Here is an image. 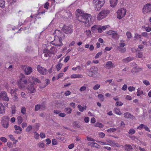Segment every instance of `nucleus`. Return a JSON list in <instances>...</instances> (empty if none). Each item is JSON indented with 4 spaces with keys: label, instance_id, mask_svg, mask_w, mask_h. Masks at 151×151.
I'll return each mask as SVG.
<instances>
[{
    "label": "nucleus",
    "instance_id": "obj_1",
    "mask_svg": "<svg viewBox=\"0 0 151 151\" xmlns=\"http://www.w3.org/2000/svg\"><path fill=\"white\" fill-rule=\"evenodd\" d=\"M75 14L77 19L81 22L85 23L86 27L90 26L93 24L91 14L84 13L79 9L76 10Z\"/></svg>",
    "mask_w": 151,
    "mask_h": 151
},
{
    "label": "nucleus",
    "instance_id": "obj_2",
    "mask_svg": "<svg viewBox=\"0 0 151 151\" xmlns=\"http://www.w3.org/2000/svg\"><path fill=\"white\" fill-rule=\"evenodd\" d=\"M55 32V33L58 34V40L57 42H56V40H55L54 42L52 43V44L56 46H61L63 45L61 41V38L64 37L65 36L60 31L58 30H56Z\"/></svg>",
    "mask_w": 151,
    "mask_h": 151
},
{
    "label": "nucleus",
    "instance_id": "obj_3",
    "mask_svg": "<svg viewBox=\"0 0 151 151\" xmlns=\"http://www.w3.org/2000/svg\"><path fill=\"white\" fill-rule=\"evenodd\" d=\"M104 2V0H93V3L95 10L96 11L100 10Z\"/></svg>",
    "mask_w": 151,
    "mask_h": 151
},
{
    "label": "nucleus",
    "instance_id": "obj_4",
    "mask_svg": "<svg viewBox=\"0 0 151 151\" xmlns=\"http://www.w3.org/2000/svg\"><path fill=\"white\" fill-rule=\"evenodd\" d=\"M109 12V11L107 9L102 10L97 15V19L100 20L106 17Z\"/></svg>",
    "mask_w": 151,
    "mask_h": 151
},
{
    "label": "nucleus",
    "instance_id": "obj_5",
    "mask_svg": "<svg viewBox=\"0 0 151 151\" xmlns=\"http://www.w3.org/2000/svg\"><path fill=\"white\" fill-rule=\"evenodd\" d=\"M126 12V9L124 8H122L119 9L117 12V17L120 19H121L124 17Z\"/></svg>",
    "mask_w": 151,
    "mask_h": 151
},
{
    "label": "nucleus",
    "instance_id": "obj_6",
    "mask_svg": "<svg viewBox=\"0 0 151 151\" xmlns=\"http://www.w3.org/2000/svg\"><path fill=\"white\" fill-rule=\"evenodd\" d=\"M18 86L19 88L21 89H23L26 86L27 83L26 79H21L17 81Z\"/></svg>",
    "mask_w": 151,
    "mask_h": 151
},
{
    "label": "nucleus",
    "instance_id": "obj_7",
    "mask_svg": "<svg viewBox=\"0 0 151 151\" xmlns=\"http://www.w3.org/2000/svg\"><path fill=\"white\" fill-rule=\"evenodd\" d=\"M62 31L67 34H70L73 32L72 29L70 26H66L64 25L62 29Z\"/></svg>",
    "mask_w": 151,
    "mask_h": 151
},
{
    "label": "nucleus",
    "instance_id": "obj_8",
    "mask_svg": "<svg viewBox=\"0 0 151 151\" xmlns=\"http://www.w3.org/2000/svg\"><path fill=\"white\" fill-rule=\"evenodd\" d=\"M142 11L144 14L151 12V4H148L145 5L142 9Z\"/></svg>",
    "mask_w": 151,
    "mask_h": 151
},
{
    "label": "nucleus",
    "instance_id": "obj_9",
    "mask_svg": "<svg viewBox=\"0 0 151 151\" xmlns=\"http://www.w3.org/2000/svg\"><path fill=\"white\" fill-rule=\"evenodd\" d=\"M37 69L39 73L43 75H45L47 73V70L40 65L37 66Z\"/></svg>",
    "mask_w": 151,
    "mask_h": 151
},
{
    "label": "nucleus",
    "instance_id": "obj_10",
    "mask_svg": "<svg viewBox=\"0 0 151 151\" xmlns=\"http://www.w3.org/2000/svg\"><path fill=\"white\" fill-rule=\"evenodd\" d=\"M0 99L6 101H9V98L7 95L5 91H2L0 93Z\"/></svg>",
    "mask_w": 151,
    "mask_h": 151
},
{
    "label": "nucleus",
    "instance_id": "obj_11",
    "mask_svg": "<svg viewBox=\"0 0 151 151\" xmlns=\"http://www.w3.org/2000/svg\"><path fill=\"white\" fill-rule=\"evenodd\" d=\"M28 92L30 93H34L35 92V89L34 87L33 84L30 83L27 88Z\"/></svg>",
    "mask_w": 151,
    "mask_h": 151
},
{
    "label": "nucleus",
    "instance_id": "obj_12",
    "mask_svg": "<svg viewBox=\"0 0 151 151\" xmlns=\"http://www.w3.org/2000/svg\"><path fill=\"white\" fill-rule=\"evenodd\" d=\"M104 67L106 68L109 69L111 68H114L115 67V65L111 61H109L106 62L105 66Z\"/></svg>",
    "mask_w": 151,
    "mask_h": 151
},
{
    "label": "nucleus",
    "instance_id": "obj_13",
    "mask_svg": "<svg viewBox=\"0 0 151 151\" xmlns=\"http://www.w3.org/2000/svg\"><path fill=\"white\" fill-rule=\"evenodd\" d=\"M29 81L30 83H32V84H35V82L38 83H40V81L39 80L34 77H32L30 78Z\"/></svg>",
    "mask_w": 151,
    "mask_h": 151
},
{
    "label": "nucleus",
    "instance_id": "obj_14",
    "mask_svg": "<svg viewBox=\"0 0 151 151\" xmlns=\"http://www.w3.org/2000/svg\"><path fill=\"white\" fill-rule=\"evenodd\" d=\"M24 73L26 75L30 74L32 71V69L31 67H27L24 70Z\"/></svg>",
    "mask_w": 151,
    "mask_h": 151
},
{
    "label": "nucleus",
    "instance_id": "obj_15",
    "mask_svg": "<svg viewBox=\"0 0 151 151\" xmlns=\"http://www.w3.org/2000/svg\"><path fill=\"white\" fill-rule=\"evenodd\" d=\"M118 0H110V6L111 7H114L117 4Z\"/></svg>",
    "mask_w": 151,
    "mask_h": 151
},
{
    "label": "nucleus",
    "instance_id": "obj_16",
    "mask_svg": "<svg viewBox=\"0 0 151 151\" xmlns=\"http://www.w3.org/2000/svg\"><path fill=\"white\" fill-rule=\"evenodd\" d=\"M142 69V68L141 67H137L135 66L132 69V70L135 73H138L141 71Z\"/></svg>",
    "mask_w": 151,
    "mask_h": 151
},
{
    "label": "nucleus",
    "instance_id": "obj_17",
    "mask_svg": "<svg viewBox=\"0 0 151 151\" xmlns=\"http://www.w3.org/2000/svg\"><path fill=\"white\" fill-rule=\"evenodd\" d=\"M124 148L127 151H130L133 149L131 145L129 144L126 145L124 146Z\"/></svg>",
    "mask_w": 151,
    "mask_h": 151
},
{
    "label": "nucleus",
    "instance_id": "obj_18",
    "mask_svg": "<svg viewBox=\"0 0 151 151\" xmlns=\"http://www.w3.org/2000/svg\"><path fill=\"white\" fill-rule=\"evenodd\" d=\"M124 117L126 119H131L134 117L132 115L130 114L127 112L124 113Z\"/></svg>",
    "mask_w": 151,
    "mask_h": 151
},
{
    "label": "nucleus",
    "instance_id": "obj_19",
    "mask_svg": "<svg viewBox=\"0 0 151 151\" xmlns=\"http://www.w3.org/2000/svg\"><path fill=\"white\" fill-rule=\"evenodd\" d=\"M50 53L52 54H54L57 52V50L56 47H52L50 49Z\"/></svg>",
    "mask_w": 151,
    "mask_h": 151
},
{
    "label": "nucleus",
    "instance_id": "obj_20",
    "mask_svg": "<svg viewBox=\"0 0 151 151\" xmlns=\"http://www.w3.org/2000/svg\"><path fill=\"white\" fill-rule=\"evenodd\" d=\"M90 70L95 74L97 73L98 68L96 67L92 66L90 69Z\"/></svg>",
    "mask_w": 151,
    "mask_h": 151
},
{
    "label": "nucleus",
    "instance_id": "obj_21",
    "mask_svg": "<svg viewBox=\"0 0 151 151\" xmlns=\"http://www.w3.org/2000/svg\"><path fill=\"white\" fill-rule=\"evenodd\" d=\"M83 77V76L80 74H73L71 76L72 78H81Z\"/></svg>",
    "mask_w": 151,
    "mask_h": 151
},
{
    "label": "nucleus",
    "instance_id": "obj_22",
    "mask_svg": "<svg viewBox=\"0 0 151 151\" xmlns=\"http://www.w3.org/2000/svg\"><path fill=\"white\" fill-rule=\"evenodd\" d=\"M133 58L128 57L122 60V61L124 63H128L131 61L133 60Z\"/></svg>",
    "mask_w": 151,
    "mask_h": 151
},
{
    "label": "nucleus",
    "instance_id": "obj_23",
    "mask_svg": "<svg viewBox=\"0 0 151 151\" xmlns=\"http://www.w3.org/2000/svg\"><path fill=\"white\" fill-rule=\"evenodd\" d=\"M5 112L4 107V105L0 103V113L2 114Z\"/></svg>",
    "mask_w": 151,
    "mask_h": 151
},
{
    "label": "nucleus",
    "instance_id": "obj_24",
    "mask_svg": "<svg viewBox=\"0 0 151 151\" xmlns=\"http://www.w3.org/2000/svg\"><path fill=\"white\" fill-rule=\"evenodd\" d=\"M5 6V2L4 0H0V7L3 8Z\"/></svg>",
    "mask_w": 151,
    "mask_h": 151
},
{
    "label": "nucleus",
    "instance_id": "obj_25",
    "mask_svg": "<svg viewBox=\"0 0 151 151\" xmlns=\"http://www.w3.org/2000/svg\"><path fill=\"white\" fill-rule=\"evenodd\" d=\"M114 112L117 114L121 115L122 113L120 111V109L118 108H116L114 109Z\"/></svg>",
    "mask_w": 151,
    "mask_h": 151
},
{
    "label": "nucleus",
    "instance_id": "obj_26",
    "mask_svg": "<svg viewBox=\"0 0 151 151\" xmlns=\"http://www.w3.org/2000/svg\"><path fill=\"white\" fill-rule=\"evenodd\" d=\"M63 65V64L62 63H59L56 65V69L57 71H59L60 70Z\"/></svg>",
    "mask_w": 151,
    "mask_h": 151
},
{
    "label": "nucleus",
    "instance_id": "obj_27",
    "mask_svg": "<svg viewBox=\"0 0 151 151\" xmlns=\"http://www.w3.org/2000/svg\"><path fill=\"white\" fill-rule=\"evenodd\" d=\"M112 37L113 38L117 39L119 38V36L117 34V32H116L114 31V33L112 35Z\"/></svg>",
    "mask_w": 151,
    "mask_h": 151
},
{
    "label": "nucleus",
    "instance_id": "obj_28",
    "mask_svg": "<svg viewBox=\"0 0 151 151\" xmlns=\"http://www.w3.org/2000/svg\"><path fill=\"white\" fill-rule=\"evenodd\" d=\"M17 121L18 124H20L22 122V118L21 116H18L17 118Z\"/></svg>",
    "mask_w": 151,
    "mask_h": 151
},
{
    "label": "nucleus",
    "instance_id": "obj_29",
    "mask_svg": "<svg viewBox=\"0 0 151 151\" xmlns=\"http://www.w3.org/2000/svg\"><path fill=\"white\" fill-rule=\"evenodd\" d=\"M117 49L122 53H124L126 51V48H122L120 47H117Z\"/></svg>",
    "mask_w": 151,
    "mask_h": 151
},
{
    "label": "nucleus",
    "instance_id": "obj_30",
    "mask_svg": "<svg viewBox=\"0 0 151 151\" xmlns=\"http://www.w3.org/2000/svg\"><path fill=\"white\" fill-rule=\"evenodd\" d=\"M37 146L40 148H43L44 147L45 144L43 142H41L38 144Z\"/></svg>",
    "mask_w": 151,
    "mask_h": 151
},
{
    "label": "nucleus",
    "instance_id": "obj_31",
    "mask_svg": "<svg viewBox=\"0 0 151 151\" xmlns=\"http://www.w3.org/2000/svg\"><path fill=\"white\" fill-rule=\"evenodd\" d=\"M124 41L121 40L120 41V42L119 43V46L118 47H120L121 48L123 47L126 45V44L124 43Z\"/></svg>",
    "mask_w": 151,
    "mask_h": 151
},
{
    "label": "nucleus",
    "instance_id": "obj_32",
    "mask_svg": "<svg viewBox=\"0 0 151 151\" xmlns=\"http://www.w3.org/2000/svg\"><path fill=\"white\" fill-rule=\"evenodd\" d=\"M136 132V131L133 129H131L128 132V134H134Z\"/></svg>",
    "mask_w": 151,
    "mask_h": 151
},
{
    "label": "nucleus",
    "instance_id": "obj_33",
    "mask_svg": "<svg viewBox=\"0 0 151 151\" xmlns=\"http://www.w3.org/2000/svg\"><path fill=\"white\" fill-rule=\"evenodd\" d=\"M116 130V129L114 128H110L107 130V132H115Z\"/></svg>",
    "mask_w": 151,
    "mask_h": 151
},
{
    "label": "nucleus",
    "instance_id": "obj_34",
    "mask_svg": "<svg viewBox=\"0 0 151 151\" xmlns=\"http://www.w3.org/2000/svg\"><path fill=\"white\" fill-rule=\"evenodd\" d=\"M95 126L96 127L102 128L104 126L102 124V123L98 122L95 124Z\"/></svg>",
    "mask_w": 151,
    "mask_h": 151
},
{
    "label": "nucleus",
    "instance_id": "obj_35",
    "mask_svg": "<svg viewBox=\"0 0 151 151\" xmlns=\"http://www.w3.org/2000/svg\"><path fill=\"white\" fill-rule=\"evenodd\" d=\"M65 111L68 114H70L71 113L72 109L70 108H67L65 109Z\"/></svg>",
    "mask_w": 151,
    "mask_h": 151
},
{
    "label": "nucleus",
    "instance_id": "obj_36",
    "mask_svg": "<svg viewBox=\"0 0 151 151\" xmlns=\"http://www.w3.org/2000/svg\"><path fill=\"white\" fill-rule=\"evenodd\" d=\"M92 147H94L98 148H100V146L97 143L93 142V145H92Z\"/></svg>",
    "mask_w": 151,
    "mask_h": 151
},
{
    "label": "nucleus",
    "instance_id": "obj_37",
    "mask_svg": "<svg viewBox=\"0 0 151 151\" xmlns=\"http://www.w3.org/2000/svg\"><path fill=\"white\" fill-rule=\"evenodd\" d=\"M98 97L99 99L101 101H103L104 100V96L101 94H99Z\"/></svg>",
    "mask_w": 151,
    "mask_h": 151
},
{
    "label": "nucleus",
    "instance_id": "obj_38",
    "mask_svg": "<svg viewBox=\"0 0 151 151\" xmlns=\"http://www.w3.org/2000/svg\"><path fill=\"white\" fill-rule=\"evenodd\" d=\"M141 36H142L144 37H145L147 38L149 37L148 33L146 32H142V33Z\"/></svg>",
    "mask_w": 151,
    "mask_h": 151
},
{
    "label": "nucleus",
    "instance_id": "obj_39",
    "mask_svg": "<svg viewBox=\"0 0 151 151\" xmlns=\"http://www.w3.org/2000/svg\"><path fill=\"white\" fill-rule=\"evenodd\" d=\"M21 112L23 114H25L26 112V109L25 107H22L21 109Z\"/></svg>",
    "mask_w": 151,
    "mask_h": 151
},
{
    "label": "nucleus",
    "instance_id": "obj_40",
    "mask_svg": "<svg viewBox=\"0 0 151 151\" xmlns=\"http://www.w3.org/2000/svg\"><path fill=\"white\" fill-rule=\"evenodd\" d=\"M126 35L128 38L129 39H130L132 37L131 33L129 32H127L126 33Z\"/></svg>",
    "mask_w": 151,
    "mask_h": 151
},
{
    "label": "nucleus",
    "instance_id": "obj_41",
    "mask_svg": "<svg viewBox=\"0 0 151 151\" xmlns=\"http://www.w3.org/2000/svg\"><path fill=\"white\" fill-rule=\"evenodd\" d=\"M14 128L16 130H19L20 132H21L22 130V129L20 127L17 125L14 126Z\"/></svg>",
    "mask_w": 151,
    "mask_h": 151
},
{
    "label": "nucleus",
    "instance_id": "obj_42",
    "mask_svg": "<svg viewBox=\"0 0 151 151\" xmlns=\"http://www.w3.org/2000/svg\"><path fill=\"white\" fill-rule=\"evenodd\" d=\"M143 92L142 91L140 90V88H138L137 89V95L138 96H140L141 94L143 93Z\"/></svg>",
    "mask_w": 151,
    "mask_h": 151
},
{
    "label": "nucleus",
    "instance_id": "obj_43",
    "mask_svg": "<svg viewBox=\"0 0 151 151\" xmlns=\"http://www.w3.org/2000/svg\"><path fill=\"white\" fill-rule=\"evenodd\" d=\"M123 104L122 103L121 101H117L116 103V106H122Z\"/></svg>",
    "mask_w": 151,
    "mask_h": 151
},
{
    "label": "nucleus",
    "instance_id": "obj_44",
    "mask_svg": "<svg viewBox=\"0 0 151 151\" xmlns=\"http://www.w3.org/2000/svg\"><path fill=\"white\" fill-rule=\"evenodd\" d=\"M141 35L138 34L137 33H135L134 34V38L136 39H138L141 38Z\"/></svg>",
    "mask_w": 151,
    "mask_h": 151
},
{
    "label": "nucleus",
    "instance_id": "obj_45",
    "mask_svg": "<svg viewBox=\"0 0 151 151\" xmlns=\"http://www.w3.org/2000/svg\"><path fill=\"white\" fill-rule=\"evenodd\" d=\"M136 55L139 58H142L143 56V53L141 52H138Z\"/></svg>",
    "mask_w": 151,
    "mask_h": 151
},
{
    "label": "nucleus",
    "instance_id": "obj_46",
    "mask_svg": "<svg viewBox=\"0 0 151 151\" xmlns=\"http://www.w3.org/2000/svg\"><path fill=\"white\" fill-rule=\"evenodd\" d=\"M100 85L97 84L93 88V89L94 90H97L100 88Z\"/></svg>",
    "mask_w": 151,
    "mask_h": 151
},
{
    "label": "nucleus",
    "instance_id": "obj_47",
    "mask_svg": "<svg viewBox=\"0 0 151 151\" xmlns=\"http://www.w3.org/2000/svg\"><path fill=\"white\" fill-rule=\"evenodd\" d=\"M78 108L79 110L83 112V107L81 105H78Z\"/></svg>",
    "mask_w": 151,
    "mask_h": 151
},
{
    "label": "nucleus",
    "instance_id": "obj_48",
    "mask_svg": "<svg viewBox=\"0 0 151 151\" xmlns=\"http://www.w3.org/2000/svg\"><path fill=\"white\" fill-rule=\"evenodd\" d=\"M109 143L110 144V145L111 146H114L115 145H116V144H115L114 142L113 141L110 140L109 141Z\"/></svg>",
    "mask_w": 151,
    "mask_h": 151
},
{
    "label": "nucleus",
    "instance_id": "obj_49",
    "mask_svg": "<svg viewBox=\"0 0 151 151\" xmlns=\"http://www.w3.org/2000/svg\"><path fill=\"white\" fill-rule=\"evenodd\" d=\"M40 105H36L35 106V111H38L40 109Z\"/></svg>",
    "mask_w": 151,
    "mask_h": 151
},
{
    "label": "nucleus",
    "instance_id": "obj_50",
    "mask_svg": "<svg viewBox=\"0 0 151 151\" xmlns=\"http://www.w3.org/2000/svg\"><path fill=\"white\" fill-rule=\"evenodd\" d=\"M102 54V52H100L98 53L95 57V58L96 59L98 58Z\"/></svg>",
    "mask_w": 151,
    "mask_h": 151
},
{
    "label": "nucleus",
    "instance_id": "obj_51",
    "mask_svg": "<svg viewBox=\"0 0 151 151\" xmlns=\"http://www.w3.org/2000/svg\"><path fill=\"white\" fill-rule=\"evenodd\" d=\"M32 129V126L31 125H29L26 129V132H29Z\"/></svg>",
    "mask_w": 151,
    "mask_h": 151
},
{
    "label": "nucleus",
    "instance_id": "obj_52",
    "mask_svg": "<svg viewBox=\"0 0 151 151\" xmlns=\"http://www.w3.org/2000/svg\"><path fill=\"white\" fill-rule=\"evenodd\" d=\"M128 89L130 91H132L135 90L134 87L133 86H129L128 87Z\"/></svg>",
    "mask_w": 151,
    "mask_h": 151
},
{
    "label": "nucleus",
    "instance_id": "obj_53",
    "mask_svg": "<svg viewBox=\"0 0 151 151\" xmlns=\"http://www.w3.org/2000/svg\"><path fill=\"white\" fill-rule=\"evenodd\" d=\"M34 137L35 139H39V134L36 132H35Z\"/></svg>",
    "mask_w": 151,
    "mask_h": 151
},
{
    "label": "nucleus",
    "instance_id": "obj_54",
    "mask_svg": "<svg viewBox=\"0 0 151 151\" xmlns=\"http://www.w3.org/2000/svg\"><path fill=\"white\" fill-rule=\"evenodd\" d=\"M12 99L14 101H19L18 97L16 95H14L13 96Z\"/></svg>",
    "mask_w": 151,
    "mask_h": 151
},
{
    "label": "nucleus",
    "instance_id": "obj_55",
    "mask_svg": "<svg viewBox=\"0 0 151 151\" xmlns=\"http://www.w3.org/2000/svg\"><path fill=\"white\" fill-rule=\"evenodd\" d=\"M145 125L143 124H139L137 127V129H141L143 128H144Z\"/></svg>",
    "mask_w": 151,
    "mask_h": 151
},
{
    "label": "nucleus",
    "instance_id": "obj_56",
    "mask_svg": "<svg viewBox=\"0 0 151 151\" xmlns=\"http://www.w3.org/2000/svg\"><path fill=\"white\" fill-rule=\"evenodd\" d=\"M0 140L4 142H7V139L6 138L4 137H0Z\"/></svg>",
    "mask_w": 151,
    "mask_h": 151
},
{
    "label": "nucleus",
    "instance_id": "obj_57",
    "mask_svg": "<svg viewBox=\"0 0 151 151\" xmlns=\"http://www.w3.org/2000/svg\"><path fill=\"white\" fill-rule=\"evenodd\" d=\"M57 141L55 139H53L52 140V143L53 145H56L57 144Z\"/></svg>",
    "mask_w": 151,
    "mask_h": 151
},
{
    "label": "nucleus",
    "instance_id": "obj_58",
    "mask_svg": "<svg viewBox=\"0 0 151 151\" xmlns=\"http://www.w3.org/2000/svg\"><path fill=\"white\" fill-rule=\"evenodd\" d=\"M40 137L42 138H44L45 137V134L44 133H43V132L40 133Z\"/></svg>",
    "mask_w": 151,
    "mask_h": 151
},
{
    "label": "nucleus",
    "instance_id": "obj_59",
    "mask_svg": "<svg viewBox=\"0 0 151 151\" xmlns=\"http://www.w3.org/2000/svg\"><path fill=\"white\" fill-rule=\"evenodd\" d=\"M143 83L146 86H148L150 85V82L147 80H144L143 81Z\"/></svg>",
    "mask_w": 151,
    "mask_h": 151
},
{
    "label": "nucleus",
    "instance_id": "obj_60",
    "mask_svg": "<svg viewBox=\"0 0 151 151\" xmlns=\"http://www.w3.org/2000/svg\"><path fill=\"white\" fill-rule=\"evenodd\" d=\"M86 89V87L85 86H82L80 88L79 90L81 92H82L85 91Z\"/></svg>",
    "mask_w": 151,
    "mask_h": 151
},
{
    "label": "nucleus",
    "instance_id": "obj_61",
    "mask_svg": "<svg viewBox=\"0 0 151 151\" xmlns=\"http://www.w3.org/2000/svg\"><path fill=\"white\" fill-rule=\"evenodd\" d=\"M43 52L44 53L48 54L49 53H50V50H49L48 49H45L43 50Z\"/></svg>",
    "mask_w": 151,
    "mask_h": 151
},
{
    "label": "nucleus",
    "instance_id": "obj_62",
    "mask_svg": "<svg viewBox=\"0 0 151 151\" xmlns=\"http://www.w3.org/2000/svg\"><path fill=\"white\" fill-rule=\"evenodd\" d=\"M145 30L147 32H150L151 30V28L150 27H147L145 28Z\"/></svg>",
    "mask_w": 151,
    "mask_h": 151
},
{
    "label": "nucleus",
    "instance_id": "obj_63",
    "mask_svg": "<svg viewBox=\"0 0 151 151\" xmlns=\"http://www.w3.org/2000/svg\"><path fill=\"white\" fill-rule=\"evenodd\" d=\"M127 88V85L126 84H124L123 87H122V90L124 91H125L126 90Z\"/></svg>",
    "mask_w": 151,
    "mask_h": 151
},
{
    "label": "nucleus",
    "instance_id": "obj_64",
    "mask_svg": "<svg viewBox=\"0 0 151 151\" xmlns=\"http://www.w3.org/2000/svg\"><path fill=\"white\" fill-rule=\"evenodd\" d=\"M7 145L10 148L12 147H13V145L12 143L9 142H7Z\"/></svg>",
    "mask_w": 151,
    "mask_h": 151
}]
</instances>
